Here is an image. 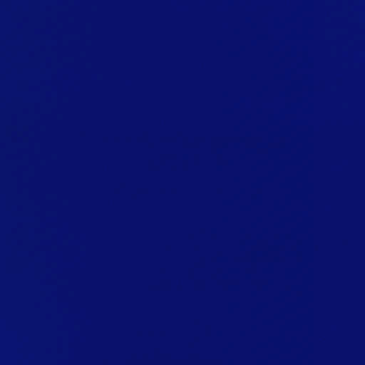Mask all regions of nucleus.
<instances>
[{"mask_svg":"<svg viewBox=\"0 0 365 365\" xmlns=\"http://www.w3.org/2000/svg\"><path fill=\"white\" fill-rule=\"evenodd\" d=\"M200 14H205V0H200Z\"/></svg>","mask_w":365,"mask_h":365,"instance_id":"f257e3e1","label":"nucleus"}]
</instances>
